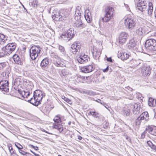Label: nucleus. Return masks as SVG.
I'll list each match as a JSON object with an SVG mask.
<instances>
[{
    "mask_svg": "<svg viewBox=\"0 0 156 156\" xmlns=\"http://www.w3.org/2000/svg\"><path fill=\"white\" fill-rule=\"evenodd\" d=\"M13 58L14 62L17 64H20L21 61L18 55L16 54L14 55H13Z\"/></svg>",
    "mask_w": 156,
    "mask_h": 156,
    "instance_id": "nucleus-29",
    "label": "nucleus"
},
{
    "mask_svg": "<svg viewBox=\"0 0 156 156\" xmlns=\"http://www.w3.org/2000/svg\"><path fill=\"white\" fill-rule=\"evenodd\" d=\"M128 48L130 50H134L136 48V44L133 39H130L126 45Z\"/></svg>",
    "mask_w": 156,
    "mask_h": 156,
    "instance_id": "nucleus-15",
    "label": "nucleus"
},
{
    "mask_svg": "<svg viewBox=\"0 0 156 156\" xmlns=\"http://www.w3.org/2000/svg\"><path fill=\"white\" fill-rule=\"evenodd\" d=\"M151 69L149 66L144 65L141 68V72L144 76H149L151 73Z\"/></svg>",
    "mask_w": 156,
    "mask_h": 156,
    "instance_id": "nucleus-14",
    "label": "nucleus"
},
{
    "mask_svg": "<svg viewBox=\"0 0 156 156\" xmlns=\"http://www.w3.org/2000/svg\"><path fill=\"white\" fill-rule=\"evenodd\" d=\"M136 22L135 20L130 17H127L125 20V24L129 29L132 30L134 28Z\"/></svg>",
    "mask_w": 156,
    "mask_h": 156,
    "instance_id": "nucleus-7",
    "label": "nucleus"
},
{
    "mask_svg": "<svg viewBox=\"0 0 156 156\" xmlns=\"http://www.w3.org/2000/svg\"><path fill=\"white\" fill-rule=\"evenodd\" d=\"M66 32L70 37L71 39H72L74 37V30L73 28H70Z\"/></svg>",
    "mask_w": 156,
    "mask_h": 156,
    "instance_id": "nucleus-28",
    "label": "nucleus"
},
{
    "mask_svg": "<svg viewBox=\"0 0 156 156\" xmlns=\"http://www.w3.org/2000/svg\"><path fill=\"white\" fill-rule=\"evenodd\" d=\"M90 115H91L94 118H98V115L99 114L97 112H90Z\"/></svg>",
    "mask_w": 156,
    "mask_h": 156,
    "instance_id": "nucleus-37",
    "label": "nucleus"
},
{
    "mask_svg": "<svg viewBox=\"0 0 156 156\" xmlns=\"http://www.w3.org/2000/svg\"><path fill=\"white\" fill-rule=\"evenodd\" d=\"M82 139V137L81 136H78V139L79 140H81Z\"/></svg>",
    "mask_w": 156,
    "mask_h": 156,
    "instance_id": "nucleus-56",
    "label": "nucleus"
},
{
    "mask_svg": "<svg viewBox=\"0 0 156 156\" xmlns=\"http://www.w3.org/2000/svg\"><path fill=\"white\" fill-rule=\"evenodd\" d=\"M53 120L55 123H54L53 127L57 129L60 133H61L63 130V127L62 125L59 124V123L61 122L60 115H58L55 116Z\"/></svg>",
    "mask_w": 156,
    "mask_h": 156,
    "instance_id": "nucleus-5",
    "label": "nucleus"
},
{
    "mask_svg": "<svg viewBox=\"0 0 156 156\" xmlns=\"http://www.w3.org/2000/svg\"><path fill=\"white\" fill-rule=\"evenodd\" d=\"M119 56L122 60L127 59L129 58V56H130L129 54H128L127 53L125 52H120L119 54Z\"/></svg>",
    "mask_w": 156,
    "mask_h": 156,
    "instance_id": "nucleus-24",
    "label": "nucleus"
},
{
    "mask_svg": "<svg viewBox=\"0 0 156 156\" xmlns=\"http://www.w3.org/2000/svg\"><path fill=\"white\" fill-rule=\"evenodd\" d=\"M144 46L148 51H156V40L153 39H149L145 42Z\"/></svg>",
    "mask_w": 156,
    "mask_h": 156,
    "instance_id": "nucleus-3",
    "label": "nucleus"
},
{
    "mask_svg": "<svg viewBox=\"0 0 156 156\" xmlns=\"http://www.w3.org/2000/svg\"><path fill=\"white\" fill-rule=\"evenodd\" d=\"M147 144L151 147L154 145L152 142L150 141H147Z\"/></svg>",
    "mask_w": 156,
    "mask_h": 156,
    "instance_id": "nucleus-50",
    "label": "nucleus"
},
{
    "mask_svg": "<svg viewBox=\"0 0 156 156\" xmlns=\"http://www.w3.org/2000/svg\"><path fill=\"white\" fill-rule=\"evenodd\" d=\"M31 152H32V153H33L34 155L35 154V153L33 151H32V150H30Z\"/></svg>",
    "mask_w": 156,
    "mask_h": 156,
    "instance_id": "nucleus-60",
    "label": "nucleus"
},
{
    "mask_svg": "<svg viewBox=\"0 0 156 156\" xmlns=\"http://www.w3.org/2000/svg\"><path fill=\"white\" fill-rule=\"evenodd\" d=\"M82 13V11L81 8L79 6H77L75 12V20H80L82 16L81 14Z\"/></svg>",
    "mask_w": 156,
    "mask_h": 156,
    "instance_id": "nucleus-16",
    "label": "nucleus"
},
{
    "mask_svg": "<svg viewBox=\"0 0 156 156\" xmlns=\"http://www.w3.org/2000/svg\"><path fill=\"white\" fill-rule=\"evenodd\" d=\"M61 37L62 39L65 40L67 42L71 39L66 32L62 34L61 36Z\"/></svg>",
    "mask_w": 156,
    "mask_h": 156,
    "instance_id": "nucleus-26",
    "label": "nucleus"
},
{
    "mask_svg": "<svg viewBox=\"0 0 156 156\" xmlns=\"http://www.w3.org/2000/svg\"><path fill=\"white\" fill-rule=\"evenodd\" d=\"M147 144L151 147L154 145L152 142L150 141H147Z\"/></svg>",
    "mask_w": 156,
    "mask_h": 156,
    "instance_id": "nucleus-49",
    "label": "nucleus"
},
{
    "mask_svg": "<svg viewBox=\"0 0 156 156\" xmlns=\"http://www.w3.org/2000/svg\"><path fill=\"white\" fill-rule=\"evenodd\" d=\"M107 60L108 61L110 62H112V58H111V57H109V58H107Z\"/></svg>",
    "mask_w": 156,
    "mask_h": 156,
    "instance_id": "nucleus-51",
    "label": "nucleus"
},
{
    "mask_svg": "<svg viewBox=\"0 0 156 156\" xmlns=\"http://www.w3.org/2000/svg\"><path fill=\"white\" fill-rule=\"evenodd\" d=\"M71 74V73L70 71L68 70L63 69L61 71V75L62 77H63V78L66 77L68 76Z\"/></svg>",
    "mask_w": 156,
    "mask_h": 156,
    "instance_id": "nucleus-23",
    "label": "nucleus"
},
{
    "mask_svg": "<svg viewBox=\"0 0 156 156\" xmlns=\"http://www.w3.org/2000/svg\"><path fill=\"white\" fill-rule=\"evenodd\" d=\"M90 13H87V14L85 12L84 15V17L87 22L88 23H90L92 20L91 16H90Z\"/></svg>",
    "mask_w": 156,
    "mask_h": 156,
    "instance_id": "nucleus-31",
    "label": "nucleus"
},
{
    "mask_svg": "<svg viewBox=\"0 0 156 156\" xmlns=\"http://www.w3.org/2000/svg\"><path fill=\"white\" fill-rule=\"evenodd\" d=\"M143 61L139 58L132 59L130 61V67L133 69L136 68L139 65L143 63Z\"/></svg>",
    "mask_w": 156,
    "mask_h": 156,
    "instance_id": "nucleus-13",
    "label": "nucleus"
},
{
    "mask_svg": "<svg viewBox=\"0 0 156 156\" xmlns=\"http://www.w3.org/2000/svg\"><path fill=\"white\" fill-rule=\"evenodd\" d=\"M138 105L136 104H135L134 105V112L135 111H138L140 109V108L138 107Z\"/></svg>",
    "mask_w": 156,
    "mask_h": 156,
    "instance_id": "nucleus-41",
    "label": "nucleus"
},
{
    "mask_svg": "<svg viewBox=\"0 0 156 156\" xmlns=\"http://www.w3.org/2000/svg\"><path fill=\"white\" fill-rule=\"evenodd\" d=\"M30 146H31V147L33 148H34L35 147V146H34L33 145H30Z\"/></svg>",
    "mask_w": 156,
    "mask_h": 156,
    "instance_id": "nucleus-59",
    "label": "nucleus"
},
{
    "mask_svg": "<svg viewBox=\"0 0 156 156\" xmlns=\"http://www.w3.org/2000/svg\"><path fill=\"white\" fill-rule=\"evenodd\" d=\"M125 88H127V89L129 90V88H130V87L129 86H128L126 87H125Z\"/></svg>",
    "mask_w": 156,
    "mask_h": 156,
    "instance_id": "nucleus-61",
    "label": "nucleus"
},
{
    "mask_svg": "<svg viewBox=\"0 0 156 156\" xmlns=\"http://www.w3.org/2000/svg\"><path fill=\"white\" fill-rule=\"evenodd\" d=\"M137 9L143 12V14L147 13L148 16H151L152 15L153 11V6L151 3H149L148 5H137Z\"/></svg>",
    "mask_w": 156,
    "mask_h": 156,
    "instance_id": "nucleus-1",
    "label": "nucleus"
},
{
    "mask_svg": "<svg viewBox=\"0 0 156 156\" xmlns=\"http://www.w3.org/2000/svg\"><path fill=\"white\" fill-rule=\"evenodd\" d=\"M33 95L40 103L43 97L45 96V94L39 90H35L34 92Z\"/></svg>",
    "mask_w": 156,
    "mask_h": 156,
    "instance_id": "nucleus-11",
    "label": "nucleus"
},
{
    "mask_svg": "<svg viewBox=\"0 0 156 156\" xmlns=\"http://www.w3.org/2000/svg\"><path fill=\"white\" fill-rule=\"evenodd\" d=\"M41 50V48L39 46L34 45L29 50L30 56L32 60H35L37 57Z\"/></svg>",
    "mask_w": 156,
    "mask_h": 156,
    "instance_id": "nucleus-4",
    "label": "nucleus"
},
{
    "mask_svg": "<svg viewBox=\"0 0 156 156\" xmlns=\"http://www.w3.org/2000/svg\"><path fill=\"white\" fill-rule=\"evenodd\" d=\"M18 92L19 94L21 95L22 97L24 98H27L29 95H30V93L29 92H26L25 91H23L18 90Z\"/></svg>",
    "mask_w": 156,
    "mask_h": 156,
    "instance_id": "nucleus-30",
    "label": "nucleus"
},
{
    "mask_svg": "<svg viewBox=\"0 0 156 156\" xmlns=\"http://www.w3.org/2000/svg\"><path fill=\"white\" fill-rule=\"evenodd\" d=\"M21 149H19L18 150L19 153H20L21 154L23 155H25L26 154H30L29 153L26 152L21 150Z\"/></svg>",
    "mask_w": 156,
    "mask_h": 156,
    "instance_id": "nucleus-42",
    "label": "nucleus"
},
{
    "mask_svg": "<svg viewBox=\"0 0 156 156\" xmlns=\"http://www.w3.org/2000/svg\"><path fill=\"white\" fill-rule=\"evenodd\" d=\"M146 130L151 134L154 135V133H153V129L152 128L151 126H148L146 128Z\"/></svg>",
    "mask_w": 156,
    "mask_h": 156,
    "instance_id": "nucleus-36",
    "label": "nucleus"
},
{
    "mask_svg": "<svg viewBox=\"0 0 156 156\" xmlns=\"http://www.w3.org/2000/svg\"><path fill=\"white\" fill-rule=\"evenodd\" d=\"M151 148L154 150L155 151H156V146L154 144L151 147Z\"/></svg>",
    "mask_w": 156,
    "mask_h": 156,
    "instance_id": "nucleus-52",
    "label": "nucleus"
},
{
    "mask_svg": "<svg viewBox=\"0 0 156 156\" xmlns=\"http://www.w3.org/2000/svg\"><path fill=\"white\" fill-rule=\"evenodd\" d=\"M85 93H86V94H89V95H90V94H91V92L90 91H86L85 92Z\"/></svg>",
    "mask_w": 156,
    "mask_h": 156,
    "instance_id": "nucleus-54",
    "label": "nucleus"
},
{
    "mask_svg": "<svg viewBox=\"0 0 156 156\" xmlns=\"http://www.w3.org/2000/svg\"><path fill=\"white\" fill-rule=\"evenodd\" d=\"M6 84H9L8 81L6 80H2L0 81V87H2V86H3Z\"/></svg>",
    "mask_w": 156,
    "mask_h": 156,
    "instance_id": "nucleus-38",
    "label": "nucleus"
},
{
    "mask_svg": "<svg viewBox=\"0 0 156 156\" xmlns=\"http://www.w3.org/2000/svg\"><path fill=\"white\" fill-rule=\"evenodd\" d=\"M49 63V60L46 58L44 59L41 62V66L43 68H45L48 65Z\"/></svg>",
    "mask_w": 156,
    "mask_h": 156,
    "instance_id": "nucleus-22",
    "label": "nucleus"
},
{
    "mask_svg": "<svg viewBox=\"0 0 156 156\" xmlns=\"http://www.w3.org/2000/svg\"><path fill=\"white\" fill-rule=\"evenodd\" d=\"M53 58L54 60H61L60 58L59 57L58 55H54L53 56Z\"/></svg>",
    "mask_w": 156,
    "mask_h": 156,
    "instance_id": "nucleus-43",
    "label": "nucleus"
},
{
    "mask_svg": "<svg viewBox=\"0 0 156 156\" xmlns=\"http://www.w3.org/2000/svg\"><path fill=\"white\" fill-rule=\"evenodd\" d=\"M92 53L94 58L96 60L99 58L101 54V52L98 51L96 48L93 49V51H92Z\"/></svg>",
    "mask_w": 156,
    "mask_h": 156,
    "instance_id": "nucleus-20",
    "label": "nucleus"
},
{
    "mask_svg": "<svg viewBox=\"0 0 156 156\" xmlns=\"http://www.w3.org/2000/svg\"><path fill=\"white\" fill-rule=\"evenodd\" d=\"M0 89L2 91L7 92L9 91V84H6L2 86V87H0Z\"/></svg>",
    "mask_w": 156,
    "mask_h": 156,
    "instance_id": "nucleus-34",
    "label": "nucleus"
},
{
    "mask_svg": "<svg viewBox=\"0 0 156 156\" xmlns=\"http://www.w3.org/2000/svg\"><path fill=\"white\" fill-rule=\"evenodd\" d=\"M80 46V42L76 41L73 42L72 44L70 50L74 54H76L77 52H79L81 47Z\"/></svg>",
    "mask_w": 156,
    "mask_h": 156,
    "instance_id": "nucleus-10",
    "label": "nucleus"
},
{
    "mask_svg": "<svg viewBox=\"0 0 156 156\" xmlns=\"http://www.w3.org/2000/svg\"><path fill=\"white\" fill-rule=\"evenodd\" d=\"M136 32L139 35H141L145 33V31L143 27H140L136 30Z\"/></svg>",
    "mask_w": 156,
    "mask_h": 156,
    "instance_id": "nucleus-32",
    "label": "nucleus"
},
{
    "mask_svg": "<svg viewBox=\"0 0 156 156\" xmlns=\"http://www.w3.org/2000/svg\"><path fill=\"white\" fill-rule=\"evenodd\" d=\"M148 105L151 107H154L156 105V100L152 98H149L148 100Z\"/></svg>",
    "mask_w": 156,
    "mask_h": 156,
    "instance_id": "nucleus-25",
    "label": "nucleus"
},
{
    "mask_svg": "<svg viewBox=\"0 0 156 156\" xmlns=\"http://www.w3.org/2000/svg\"><path fill=\"white\" fill-rule=\"evenodd\" d=\"M103 105L105 106V107L107 109H108V108L109 107L108 105V106H107L106 105Z\"/></svg>",
    "mask_w": 156,
    "mask_h": 156,
    "instance_id": "nucleus-58",
    "label": "nucleus"
},
{
    "mask_svg": "<svg viewBox=\"0 0 156 156\" xmlns=\"http://www.w3.org/2000/svg\"><path fill=\"white\" fill-rule=\"evenodd\" d=\"M16 44L15 43H9L2 48L3 51H5L8 55H10L15 49Z\"/></svg>",
    "mask_w": 156,
    "mask_h": 156,
    "instance_id": "nucleus-6",
    "label": "nucleus"
},
{
    "mask_svg": "<svg viewBox=\"0 0 156 156\" xmlns=\"http://www.w3.org/2000/svg\"><path fill=\"white\" fill-rule=\"evenodd\" d=\"M148 5L147 0H139L137 5H140L141 6L142 5Z\"/></svg>",
    "mask_w": 156,
    "mask_h": 156,
    "instance_id": "nucleus-33",
    "label": "nucleus"
},
{
    "mask_svg": "<svg viewBox=\"0 0 156 156\" xmlns=\"http://www.w3.org/2000/svg\"><path fill=\"white\" fill-rule=\"evenodd\" d=\"M36 156H40L39 155V154H37L35 153V154H34Z\"/></svg>",
    "mask_w": 156,
    "mask_h": 156,
    "instance_id": "nucleus-63",
    "label": "nucleus"
},
{
    "mask_svg": "<svg viewBox=\"0 0 156 156\" xmlns=\"http://www.w3.org/2000/svg\"><path fill=\"white\" fill-rule=\"evenodd\" d=\"M37 3L38 2L37 0H34L32 2V4L34 6H35V5L36 6L37 5Z\"/></svg>",
    "mask_w": 156,
    "mask_h": 156,
    "instance_id": "nucleus-46",
    "label": "nucleus"
},
{
    "mask_svg": "<svg viewBox=\"0 0 156 156\" xmlns=\"http://www.w3.org/2000/svg\"><path fill=\"white\" fill-rule=\"evenodd\" d=\"M129 35L128 34L125 32H122L120 33L119 37V43L123 44L126 42Z\"/></svg>",
    "mask_w": 156,
    "mask_h": 156,
    "instance_id": "nucleus-8",
    "label": "nucleus"
},
{
    "mask_svg": "<svg viewBox=\"0 0 156 156\" xmlns=\"http://www.w3.org/2000/svg\"><path fill=\"white\" fill-rule=\"evenodd\" d=\"M154 117L155 118H156V111L155 112Z\"/></svg>",
    "mask_w": 156,
    "mask_h": 156,
    "instance_id": "nucleus-62",
    "label": "nucleus"
},
{
    "mask_svg": "<svg viewBox=\"0 0 156 156\" xmlns=\"http://www.w3.org/2000/svg\"><path fill=\"white\" fill-rule=\"evenodd\" d=\"M76 22L75 23V26L79 29H82L85 27V25L82 23L81 18L80 20H76Z\"/></svg>",
    "mask_w": 156,
    "mask_h": 156,
    "instance_id": "nucleus-18",
    "label": "nucleus"
},
{
    "mask_svg": "<svg viewBox=\"0 0 156 156\" xmlns=\"http://www.w3.org/2000/svg\"><path fill=\"white\" fill-rule=\"evenodd\" d=\"M54 64L57 67H63L66 66L65 64L61 61V60H54Z\"/></svg>",
    "mask_w": 156,
    "mask_h": 156,
    "instance_id": "nucleus-21",
    "label": "nucleus"
},
{
    "mask_svg": "<svg viewBox=\"0 0 156 156\" xmlns=\"http://www.w3.org/2000/svg\"><path fill=\"white\" fill-rule=\"evenodd\" d=\"M15 146L18 148V150L19 149H22L23 147L19 143H17L16 144H15Z\"/></svg>",
    "mask_w": 156,
    "mask_h": 156,
    "instance_id": "nucleus-39",
    "label": "nucleus"
},
{
    "mask_svg": "<svg viewBox=\"0 0 156 156\" xmlns=\"http://www.w3.org/2000/svg\"><path fill=\"white\" fill-rule=\"evenodd\" d=\"M33 95V97L31 98L30 99L28 100V101L31 104L34 105L35 106H38L41 103L37 100V99Z\"/></svg>",
    "mask_w": 156,
    "mask_h": 156,
    "instance_id": "nucleus-19",
    "label": "nucleus"
},
{
    "mask_svg": "<svg viewBox=\"0 0 156 156\" xmlns=\"http://www.w3.org/2000/svg\"><path fill=\"white\" fill-rule=\"evenodd\" d=\"M7 40V38L4 35L0 34V44H4Z\"/></svg>",
    "mask_w": 156,
    "mask_h": 156,
    "instance_id": "nucleus-27",
    "label": "nucleus"
},
{
    "mask_svg": "<svg viewBox=\"0 0 156 156\" xmlns=\"http://www.w3.org/2000/svg\"><path fill=\"white\" fill-rule=\"evenodd\" d=\"M98 100L99 101H97V102L99 103H100L102 105H106L107 106H108V105L105 103L104 102V101H101V100L99 99Z\"/></svg>",
    "mask_w": 156,
    "mask_h": 156,
    "instance_id": "nucleus-48",
    "label": "nucleus"
},
{
    "mask_svg": "<svg viewBox=\"0 0 156 156\" xmlns=\"http://www.w3.org/2000/svg\"><path fill=\"white\" fill-rule=\"evenodd\" d=\"M94 69L92 65H89L82 67L81 70L82 72L87 73L92 72Z\"/></svg>",
    "mask_w": 156,
    "mask_h": 156,
    "instance_id": "nucleus-17",
    "label": "nucleus"
},
{
    "mask_svg": "<svg viewBox=\"0 0 156 156\" xmlns=\"http://www.w3.org/2000/svg\"><path fill=\"white\" fill-rule=\"evenodd\" d=\"M62 16L59 15L58 17L57 16L56 17L57 18H58V21H62L63 20V18H62Z\"/></svg>",
    "mask_w": 156,
    "mask_h": 156,
    "instance_id": "nucleus-47",
    "label": "nucleus"
},
{
    "mask_svg": "<svg viewBox=\"0 0 156 156\" xmlns=\"http://www.w3.org/2000/svg\"><path fill=\"white\" fill-rule=\"evenodd\" d=\"M107 27L108 28H111V25H109V27Z\"/></svg>",
    "mask_w": 156,
    "mask_h": 156,
    "instance_id": "nucleus-64",
    "label": "nucleus"
},
{
    "mask_svg": "<svg viewBox=\"0 0 156 156\" xmlns=\"http://www.w3.org/2000/svg\"><path fill=\"white\" fill-rule=\"evenodd\" d=\"M108 66L106 68L104 69L103 70V72H107L108 70Z\"/></svg>",
    "mask_w": 156,
    "mask_h": 156,
    "instance_id": "nucleus-53",
    "label": "nucleus"
},
{
    "mask_svg": "<svg viewBox=\"0 0 156 156\" xmlns=\"http://www.w3.org/2000/svg\"><path fill=\"white\" fill-rule=\"evenodd\" d=\"M5 55H8L7 54L5 53V52L4 51V53H3V52H0V58L2 57H4Z\"/></svg>",
    "mask_w": 156,
    "mask_h": 156,
    "instance_id": "nucleus-45",
    "label": "nucleus"
},
{
    "mask_svg": "<svg viewBox=\"0 0 156 156\" xmlns=\"http://www.w3.org/2000/svg\"><path fill=\"white\" fill-rule=\"evenodd\" d=\"M124 114L126 116H128L130 114V110L129 109H126L124 111Z\"/></svg>",
    "mask_w": 156,
    "mask_h": 156,
    "instance_id": "nucleus-40",
    "label": "nucleus"
},
{
    "mask_svg": "<svg viewBox=\"0 0 156 156\" xmlns=\"http://www.w3.org/2000/svg\"><path fill=\"white\" fill-rule=\"evenodd\" d=\"M149 119V115L147 112H143L137 118L136 121V125H139L142 120L145 119L147 121Z\"/></svg>",
    "mask_w": 156,
    "mask_h": 156,
    "instance_id": "nucleus-9",
    "label": "nucleus"
},
{
    "mask_svg": "<svg viewBox=\"0 0 156 156\" xmlns=\"http://www.w3.org/2000/svg\"><path fill=\"white\" fill-rule=\"evenodd\" d=\"M114 9L111 7L108 6L105 9V14L104 17L102 18V20L104 22L109 21L113 17Z\"/></svg>",
    "mask_w": 156,
    "mask_h": 156,
    "instance_id": "nucleus-2",
    "label": "nucleus"
},
{
    "mask_svg": "<svg viewBox=\"0 0 156 156\" xmlns=\"http://www.w3.org/2000/svg\"><path fill=\"white\" fill-rule=\"evenodd\" d=\"M62 97H64V100L65 101L69 100V99L65 97L64 96H62Z\"/></svg>",
    "mask_w": 156,
    "mask_h": 156,
    "instance_id": "nucleus-57",
    "label": "nucleus"
},
{
    "mask_svg": "<svg viewBox=\"0 0 156 156\" xmlns=\"http://www.w3.org/2000/svg\"><path fill=\"white\" fill-rule=\"evenodd\" d=\"M38 147L37 146H35V148H34L35 150L37 151L38 150Z\"/></svg>",
    "mask_w": 156,
    "mask_h": 156,
    "instance_id": "nucleus-55",
    "label": "nucleus"
},
{
    "mask_svg": "<svg viewBox=\"0 0 156 156\" xmlns=\"http://www.w3.org/2000/svg\"><path fill=\"white\" fill-rule=\"evenodd\" d=\"M58 48L61 53V55H64L66 53L64 47L62 46L59 45Z\"/></svg>",
    "mask_w": 156,
    "mask_h": 156,
    "instance_id": "nucleus-35",
    "label": "nucleus"
},
{
    "mask_svg": "<svg viewBox=\"0 0 156 156\" xmlns=\"http://www.w3.org/2000/svg\"><path fill=\"white\" fill-rule=\"evenodd\" d=\"M11 148H10L9 147V151L11 154H15V150H14L11 147Z\"/></svg>",
    "mask_w": 156,
    "mask_h": 156,
    "instance_id": "nucleus-44",
    "label": "nucleus"
},
{
    "mask_svg": "<svg viewBox=\"0 0 156 156\" xmlns=\"http://www.w3.org/2000/svg\"><path fill=\"white\" fill-rule=\"evenodd\" d=\"M77 57V60L80 63L83 64L87 62L89 60V57L87 55L84 54L78 55Z\"/></svg>",
    "mask_w": 156,
    "mask_h": 156,
    "instance_id": "nucleus-12",
    "label": "nucleus"
}]
</instances>
